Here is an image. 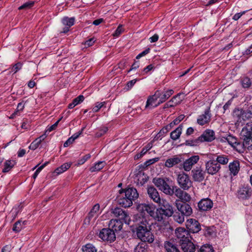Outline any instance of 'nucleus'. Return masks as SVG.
<instances>
[{
	"label": "nucleus",
	"mask_w": 252,
	"mask_h": 252,
	"mask_svg": "<svg viewBox=\"0 0 252 252\" xmlns=\"http://www.w3.org/2000/svg\"><path fill=\"white\" fill-rule=\"evenodd\" d=\"M183 129V126L180 125L170 133V137L173 140H176L180 137Z\"/></svg>",
	"instance_id": "obj_29"
},
{
	"label": "nucleus",
	"mask_w": 252,
	"mask_h": 252,
	"mask_svg": "<svg viewBox=\"0 0 252 252\" xmlns=\"http://www.w3.org/2000/svg\"><path fill=\"white\" fill-rule=\"evenodd\" d=\"M27 222L26 221L22 222L21 220L16 221L13 225L12 230L15 232H20L24 227V225L26 224Z\"/></svg>",
	"instance_id": "obj_35"
},
{
	"label": "nucleus",
	"mask_w": 252,
	"mask_h": 252,
	"mask_svg": "<svg viewBox=\"0 0 252 252\" xmlns=\"http://www.w3.org/2000/svg\"><path fill=\"white\" fill-rule=\"evenodd\" d=\"M158 158H154L150 159L149 160H147L145 163L144 164L146 166H148L158 161Z\"/></svg>",
	"instance_id": "obj_59"
},
{
	"label": "nucleus",
	"mask_w": 252,
	"mask_h": 252,
	"mask_svg": "<svg viewBox=\"0 0 252 252\" xmlns=\"http://www.w3.org/2000/svg\"><path fill=\"white\" fill-rule=\"evenodd\" d=\"M106 104V102L104 101V102H97L95 103V106L93 108V111L94 112H97L99 111V110L102 107H103V106H104Z\"/></svg>",
	"instance_id": "obj_44"
},
{
	"label": "nucleus",
	"mask_w": 252,
	"mask_h": 252,
	"mask_svg": "<svg viewBox=\"0 0 252 252\" xmlns=\"http://www.w3.org/2000/svg\"><path fill=\"white\" fill-rule=\"evenodd\" d=\"M199 160L198 156H192L186 159L183 164V168L186 171H190L192 166L196 164Z\"/></svg>",
	"instance_id": "obj_17"
},
{
	"label": "nucleus",
	"mask_w": 252,
	"mask_h": 252,
	"mask_svg": "<svg viewBox=\"0 0 252 252\" xmlns=\"http://www.w3.org/2000/svg\"><path fill=\"white\" fill-rule=\"evenodd\" d=\"M106 165V162L104 161H98L95 163L93 167L90 168V171L91 172L99 171L102 169Z\"/></svg>",
	"instance_id": "obj_31"
},
{
	"label": "nucleus",
	"mask_w": 252,
	"mask_h": 252,
	"mask_svg": "<svg viewBox=\"0 0 252 252\" xmlns=\"http://www.w3.org/2000/svg\"><path fill=\"white\" fill-rule=\"evenodd\" d=\"M123 222L122 220L117 219H112L109 223V228L113 230L114 232H117L120 231L123 225Z\"/></svg>",
	"instance_id": "obj_23"
},
{
	"label": "nucleus",
	"mask_w": 252,
	"mask_h": 252,
	"mask_svg": "<svg viewBox=\"0 0 252 252\" xmlns=\"http://www.w3.org/2000/svg\"><path fill=\"white\" fill-rule=\"evenodd\" d=\"M137 209L140 214L146 215V213H147V215L152 217L154 214L155 208L154 205L142 203L137 206Z\"/></svg>",
	"instance_id": "obj_13"
},
{
	"label": "nucleus",
	"mask_w": 252,
	"mask_h": 252,
	"mask_svg": "<svg viewBox=\"0 0 252 252\" xmlns=\"http://www.w3.org/2000/svg\"><path fill=\"white\" fill-rule=\"evenodd\" d=\"M158 91H157L155 93V94L153 95L152 96H150L147 100L146 104L145 106L146 108H148L149 106H152L153 108H154L155 107H153L156 104L154 105L155 102L157 101V99L158 98Z\"/></svg>",
	"instance_id": "obj_30"
},
{
	"label": "nucleus",
	"mask_w": 252,
	"mask_h": 252,
	"mask_svg": "<svg viewBox=\"0 0 252 252\" xmlns=\"http://www.w3.org/2000/svg\"><path fill=\"white\" fill-rule=\"evenodd\" d=\"M108 131V127H102L100 128L98 131L96 133V136L97 137H101L104 135Z\"/></svg>",
	"instance_id": "obj_55"
},
{
	"label": "nucleus",
	"mask_w": 252,
	"mask_h": 252,
	"mask_svg": "<svg viewBox=\"0 0 252 252\" xmlns=\"http://www.w3.org/2000/svg\"><path fill=\"white\" fill-rule=\"evenodd\" d=\"M139 196L135 188H128L126 189H120L117 197L118 203L123 207L126 208L132 206L133 201Z\"/></svg>",
	"instance_id": "obj_1"
},
{
	"label": "nucleus",
	"mask_w": 252,
	"mask_h": 252,
	"mask_svg": "<svg viewBox=\"0 0 252 252\" xmlns=\"http://www.w3.org/2000/svg\"><path fill=\"white\" fill-rule=\"evenodd\" d=\"M213 201L208 198L202 199L198 203L199 210L203 211L210 210L213 207Z\"/></svg>",
	"instance_id": "obj_19"
},
{
	"label": "nucleus",
	"mask_w": 252,
	"mask_h": 252,
	"mask_svg": "<svg viewBox=\"0 0 252 252\" xmlns=\"http://www.w3.org/2000/svg\"><path fill=\"white\" fill-rule=\"evenodd\" d=\"M140 65V63L139 61H135L131 65V68L128 71V72H129L130 71L132 70H135L137 69Z\"/></svg>",
	"instance_id": "obj_62"
},
{
	"label": "nucleus",
	"mask_w": 252,
	"mask_h": 252,
	"mask_svg": "<svg viewBox=\"0 0 252 252\" xmlns=\"http://www.w3.org/2000/svg\"><path fill=\"white\" fill-rule=\"evenodd\" d=\"M123 32V29L122 25H119L114 32L113 33V36L115 37H117L120 35Z\"/></svg>",
	"instance_id": "obj_52"
},
{
	"label": "nucleus",
	"mask_w": 252,
	"mask_h": 252,
	"mask_svg": "<svg viewBox=\"0 0 252 252\" xmlns=\"http://www.w3.org/2000/svg\"><path fill=\"white\" fill-rule=\"evenodd\" d=\"M151 230V228L136 227L135 232L137 237L142 241L151 243L154 241V236Z\"/></svg>",
	"instance_id": "obj_4"
},
{
	"label": "nucleus",
	"mask_w": 252,
	"mask_h": 252,
	"mask_svg": "<svg viewBox=\"0 0 252 252\" xmlns=\"http://www.w3.org/2000/svg\"><path fill=\"white\" fill-rule=\"evenodd\" d=\"M133 221L135 222L136 227L151 228L153 222L148 215H144L138 213L134 215Z\"/></svg>",
	"instance_id": "obj_7"
},
{
	"label": "nucleus",
	"mask_w": 252,
	"mask_h": 252,
	"mask_svg": "<svg viewBox=\"0 0 252 252\" xmlns=\"http://www.w3.org/2000/svg\"><path fill=\"white\" fill-rule=\"evenodd\" d=\"M186 216L182 214V213H176L174 215V220L179 223H183L184 220H185V217Z\"/></svg>",
	"instance_id": "obj_41"
},
{
	"label": "nucleus",
	"mask_w": 252,
	"mask_h": 252,
	"mask_svg": "<svg viewBox=\"0 0 252 252\" xmlns=\"http://www.w3.org/2000/svg\"><path fill=\"white\" fill-rule=\"evenodd\" d=\"M99 208L100 206L98 204H96L94 206L88 214V217L89 219H91L94 217V214L97 213V212L99 211Z\"/></svg>",
	"instance_id": "obj_40"
},
{
	"label": "nucleus",
	"mask_w": 252,
	"mask_h": 252,
	"mask_svg": "<svg viewBox=\"0 0 252 252\" xmlns=\"http://www.w3.org/2000/svg\"><path fill=\"white\" fill-rule=\"evenodd\" d=\"M177 182L180 188L185 190H188L192 185L189 175L184 172L178 174Z\"/></svg>",
	"instance_id": "obj_8"
},
{
	"label": "nucleus",
	"mask_w": 252,
	"mask_h": 252,
	"mask_svg": "<svg viewBox=\"0 0 252 252\" xmlns=\"http://www.w3.org/2000/svg\"><path fill=\"white\" fill-rule=\"evenodd\" d=\"M182 161V158L180 156H175L166 159L165 166L168 168H171L180 163Z\"/></svg>",
	"instance_id": "obj_24"
},
{
	"label": "nucleus",
	"mask_w": 252,
	"mask_h": 252,
	"mask_svg": "<svg viewBox=\"0 0 252 252\" xmlns=\"http://www.w3.org/2000/svg\"><path fill=\"white\" fill-rule=\"evenodd\" d=\"M200 252H214V250L211 246L205 245L200 248Z\"/></svg>",
	"instance_id": "obj_47"
},
{
	"label": "nucleus",
	"mask_w": 252,
	"mask_h": 252,
	"mask_svg": "<svg viewBox=\"0 0 252 252\" xmlns=\"http://www.w3.org/2000/svg\"><path fill=\"white\" fill-rule=\"evenodd\" d=\"M158 209H160L162 213L166 218L171 217L174 213V211H171L170 209H167V210H166L160 208H159Z\"/></svg>",
	"instance_id": "obj_51"
},
{
	"label": "nucleus",
	"mask_w": 252,
	"mask_h": 252,
	"mask_svg": "<svg viewBox=\"0 0 252 252\" xmlns=\"http://www.w3.org/2000/svg\"><path fill=\"white\" fill-rule=\"evenodd\" d=\"M233 116L236 121L239 123L248 120L252 118V105L247 110L236 109L233 112Z\"/></svg>",
	"instance_id": "obj_5"
},
{
	"label": "nucleus",
	"mask_w": 252,
	"mask_h": 252,
	"mask_svg": "<svg viewBox=\"0 0 252 252\" xmlns=\"http://www.w3.org/2000/svg\"><path fill=\"white\" fill-rule=\"evenodd\" d=\"M167 181H168V179L167 178L166 180L160 178H154L153 179V183L155 186L164 193L166 195L172 196L174 194L173 187L171 188L167 182Z\"/></svg>",
	"instance_id": "obj_6"
},
{
	"label": "nucleus",
	"mask_w": 252,
	"mask_h": 252,
	"mask_svg": "<svg viewBox=\"0 0 252 252\" xmlns=\"http://www.w3.org/2000/svg\"><path fill=\"white\" fill-rule=\"evenodd\" d=\"M175 234L184 252H195V246L190 240V234L188 230L179 227L176 229Z\"/></svg>",
	"instance_id": "obj_2"
},
{
	"label": "nucleus",
	"mask_w": 252,
	"mask_h": 252,
	"mask_svg": "<svg viewBox=\"0 0 252 252\" xmlns=\"http://www.w3.org/2000/svg\"><path fill=\"white\" fill-rule=\"evenodd\" d=\"M15 163L16 162L13 160H6L4 163V168L2 170V172H8L14 167Z\"/></svg>",
	"instance_id": "obj_33"
},
{
	"label": "nucleus",
	"mask_w": 252,
	"mask_h": 252,
	"mask_svg": "<svg viewBox=\"0 0 252 252\" xmlns=\"http://www.w3.org/2000/svg\"><path fill=\"white\" fill-rule=\"evenodd\" d=\"M240 82L242 87L244 89L250 88L252 84L251 79L248 77L242 78Z\"/></svg>",
	"instance_id": "obj_34"
},
{
	"label": "nucleus",
	"mask_w": 252,
	"mask_h": 252,
	"mask_svg": "<svg viewBox=\"0 0 252 252\" xmlns=\"http://www.w3.org/2000/svg\"><path fill=\"white\" fill-rule=\"evenodd\" d=\"M147 193L149 197L155 203H159L161 201L159 194L154 187H149L147 188Z\"/></svg>",
	"instance_id": "obj_18"
},
{
	"label": "nucleus",
	"mask_w": 252,
	"mask_h": 252,
	"mask_svg": "<svg viewBox=\"0 0 252 252\" xmlns=\"http://www.w3.org/2000/svg\"><path fill=\"white\" fill-rule=\"evenodd\" d=\"M99 237L104 241L112 243L115 240L116 235L111 228H103L99 232Z\"/></svg>",
	"instance_id": "obj_11"
},
{
	"label": "nucleus",
	"mask_w": 252,
	"mask_h": 252,
	"mask_svg": "<svg viewBox=\"0 0 252 252\" xmlns=\"http://www.w3.org/2000/svg\"><path fill=\"white\" fill-rule=\"evenodd\" d=\"M252 194V190L249 187H242L239 189L237 191V197L242 200H247L250 198Z\"/></svg>",
	"instance_id": "obj_15"
},
{
	"label": "nucleus",
	"mask_w": 252,
	"mask_h": 252,
	"mask_svg": "<svg viewBox=\"0 0 252 252\" xmlns=\"http://www.w3.org/2000/svg\"><path fill=\"white\" fill-rule=\"evenodd\" d=\"M173 92L172 90H168L162 94H159V92H158V97L159 99V102L153 107H157L160 104L165 102L173 94Z\"/></svg>",
	"instance_id": "obj_25"
},
{
	"label": "nucleus",
	"mask_w": 252,
	"mask_h": 252,
	"mask_svg": "<svg viewBox=\"0 0 252 252\" xmlns=\"http://www.w3.org/2000/svg\"><path fill=\"white\" fill-rule=\"evenodd\" d=\"M173 191L175 195L179 199L182 197L184 191L177 186H173Z\"/></svg>",
	"instance_id": "obj_42"
},
{
	"label": "nucleus",
	"mask_w": 252,
	"mask_h": 252,
	"mask_svg": "<svg viewBox=\"0 0 252 252\" xmlns=\"http://www.w3.org/2000/svg\"><path fill=\"white\" fill-rule=\"evenodd\" d=\"M71 165H72V162H71L64 163L61 166V167L62 168L63 171L64 172H65V171H66L68 169H69L70 168V167L71 166Z\"/></svg>",
	"instance_id": "obj_61"
},
{
	"label": "nucleus",
	"mask_w": 252,
	"mask_h": 252,
	"mask_svg": "<svg viewBox=\"0 0 252 252\" xmlns=\"http://www.w3.org/2000/svg\"><path fill=\"white\" fill-rule=\"evenodd\" d=\"M240 138L243 140V147L252 149V121H250L242 128L240 134Z\"/></svg>",
	"instance_id": "obj_3"
},
{
	"label": "nucleus",
	"mask_w": 252,
	"mask_h": 252,
	"mask_svg": "<svg viewBox=\"0 0 252 252\" xmlns=\"http://www.w3.org/2000/svg\"><path fill=\"white\" fill-rule=\"evenodd\" d=\"M150 51V49L149 48H148L146 49L145 50L142 51L141 53H139L136 57V59H139L141 57L146 55L148 53H149Z\"/></svg>",
	"instance_id": "obj_58"
},
{
	"label": "nucleus",
	"mask_w": 252,
	"mask_h": 252,
	"mask_svg": "<svg viewBox=\"0 0 252 252\" xmlns=\"http://www.w3.org/2000/svg\"><path fill=\"white\" fill-rule=\"evenodd\" d=\"M48 162H46L37 168L32 176V177L34 179H36L40 172L48 164Z\"/></svg>",
	"instance_id": "obj_45"
},
{
	"label": "nucleus",
	"mask_w": 252,
	"mask_h": 252,
	"mask_svg": "<svg viewBox=\"0 0 252 252\" xmlns=\"http://www.w3.org/2000/svg\"><path fill=\"white\" fill-rule=\"evenodd\" d=\"M169 127H170L168 126H167L166 127H163L157 134V135L155 137V139H156V140L158 139H161L162 137L164 135V134L168 131Z\"/></svg>",
	"instance_id": "obj_39"
},
{
	"label": "nucleus",
	"mask_w": 252,
	"mask_h": 252,
	"mask_svg": "<svg viewBox=\"0 0 252 252\" xmlns=\"http://www.w3.org/2000/svg\"><path fill=\"white\" fill-rule=\"evenodd\" d=\"M85 127H83L81 131L76 132L73 134L70 137L72 139L73 141L78 138L79 136L82 133L83 131L84 130Z\"/></svg>",
	"instance_id": "obj_64"
},
{
	"label": "nucleus",
	"mask_w": 252,
	"mask_h": 252,
	"mask_svg": "<svg viewBox=\"0 0 252 252\" xmlns=\"http://www.w3.org/2000/svg\"><path fill=\"white\" fill-rule=\"evenodd\" d=\"M146 245L144 244H139L134 249V252H144Z\"/></svg>",
	"instance_id": "obj_46"
},
{
	"label": "nucleus",
	"mask_w": 252,
	"mask_h": 252,
	"mask_svg": "<svg viewBox=\"0 0 252 252\" xmlns=\"http://www.w3.org/2000/svg\"><path fill=\"white\" fill-rule=\"evenodd\" d=\"M192 177L194 182H201L205 178V171L200 166H196L191 171Z\"/></svg>",
	"instance_id": "obj_14"
},
{
	"label": "nucleus",
	"mask_w": 252,
	"mask_h": 252,
	"mask_svg": "<svg viewBox=\"0 0 252 252\" xmlns=\"http://www.w3.org/2000/svg\"><path fill=\"white\" fill-rule=\"evenodd\" d=\"M181 200V202H189L191 199V197L190 195L187 192L184 191V193H183V195L182 197L180 198Z\"/></svg>",
	"instance_id": "obj_50"
},
{
	"label": "nucleus",
	"mask_w": 252,
	"mask_h": 252,
	"mask_svg": "<svg viewBox=\"0 0 252 252\" xmlns=\"http://www.w3.org/2000/svg\"><path fill=\"white\" fill-rule=\"evenodd\" d=\"M176 206L178 210L186 217L190 216L192 213V209L190 206L185 202L176 200Z\"/></svg>",
	"instance_id": "obj_12"
},
{
	"label": "nucleus",
	"mask_w": 252,
	"mask_h": 252,
	"mask_svg": "<svg viewBox=\"0 0 252 252\" xmlns=\"http://www.w3.org/2000/svg\"><path fill=\"white\" fill-rule=\"evenodd\" d=\"M84 100V96L83 95H80L75 98H74L72 102L75 105V106L81 103Z\"/></svg>",
	"instance_id": "obj_54"
},
{
	"label": "nucleus",
	"mask_w": 252,
	"mask_h": 252,
	"mask_svg": "<svg viewBox=\"0 0 252 252\" xmlns=\"http://www.w3.org/2000/svg\"><path fill=\"white\" fill-rule=\"evenodd\" d=\"M247 11H244L240 13H236L233 16L232 19L235 20H238L243 15L245 14Z\"/></svg>",
	"instance_id": "obj_60"
},
{
	"label": "nucleus",
	"mask_w": 252,
	"mask_h": 252,
	"mask_svg": "<svg viewBox=\"0 0 252 252\" xmlns=\"http://www.w3.org/2000/svg\"><path fill=\"white\" fill-rule=\"evenodd\" d=\"M229 169L231 174L236 175L240 170V163L238 160H235L229 163Z\"/></svg>",
	"instance_id": "obj_26"
},
{
	"label": "nucleus",
	"mask_w": 252,
	"mask_h": 252,
	"mask_svg": "<svg viewBox=\"0 0 252 252\" xmlns=\"http://www.w3.org/2000/svg\"><path fill=\"white\" fill-rule=\"evenodd\" d=\"M152 147V144L149 143L144 148H143L141 152L139 157L143 156L146 152L150 150Z\"/></svg>",
	"instance_id": "obj_56"
},
{
	"label": "nucleus",
	"mask_w": 252,
	"mask_h": 252,
	"mask_svg": "<svg viewBox=\"0 0 252 252\" xmlns=\"http://www.w3.org/2000/svg\"><path fill=\"white\" fill-rule=\"evenodd\" d=\"M137 81V79H133L130 80L127 82L126 87H127V90L130 89L135 84Z\"/></svg>",
	"instance_id": "obj_63"
},
{
	"label": "nucleus",
	"mask_w": 252,
	"mask_h": 252,
	"mask_svg": "<svg viewBox=\"0 0 252 252\" xmlns=\"http://www.w3.org/2000/svg\"><path fill=\"white\" fill-rule=\"evenodd\" d=\"M41 142L38 141L36 138L32 142L29 146V148L32 150H35L38 147Z\"/></svg>",
	"instance_id": "obj_49"
},
{
	"label": "nucleus",
	"mask_w": 252,
	"mask_h": 252,
	"mask_svg": "<svg viewBox=\"0 0 252 252\" xmlns=\"http://www.w3.org/2000/svg\"><path fill=\"white\" fill-rule=\"evenodd\" d=\"M215 160L220 165H226L229 161L228 156L225 155H218L216 156Z\"/></svg>",
	"instance_id": "obj_28"
},
{
	"label": "nucleus",
	"mask_w": 252,
	"mask_h": 252,
	"mask_svg": "<svg viewBox=\"0 0 252 252\" xmlns=\"http://www.w3.org/2000/svg\"><path fill=\"white\" fill-rule=\"evenodd\" d=\"M62 22L64 26L71 27L75 23V18L74 17L69 18L68 17H63L62 20Z\"/></svg>",
	"instance_id": "obj_36"
},
{
	"label": "nucleus",
	"mask_w": 252,
	"mask_h": 252,
	"mask_svg": "<svg viewBox=\"0 0 252 252\" xmlns=\"http://www.w3.org/2000/svg\"><path fill=\"white\" fill-rule=\"evenodd\" d=\"M152 217L158 221H162L166 219L158 208L157 209L156 211H154V214L153 215Z\"/></svg>",
	"instance_id": "obj_32"
},
{
	"label": "nucleus",
	"mask_w": 252,
	"mask_h": 252,
	"mask_svg": "<svg viewBox=\"0 0 252 252\" xmlns=\"http://www.w3.org/2000/svg\"><path fill=\"white\" fill-rule=\"evenodd\" d=\"M112 213L114 217L118 218V220H122L126 224H130L131 219L127 211L123 210L121 208L116 207L112 210Z\"/></svg>",
	"instance_id": "obj_9"
},
{
	"label": "nucleus",
	"mask_w": 252,
	"mask_h": 252,
	"mask_svg": "<svg viewBox=\"0 0 252 252\" xmlns=\"http://www.w3.org/2000/svg\"><path fill=\"white\" fill-rule=\"evenodd\" d=\"M185 118L184 115H180L176 118L170 124L169 127H171L174 125H178Z\"/></svg>",
	"instance_id": "obj_48"
},
{
	"label": "nucleus",
	"mask_w": 252,
	"mask_h": 252,
	"mask_svg": "<svg viewBox=\"0 0 252 252\" xmlns=\"http://www.w3.org/2000/svg\"><path fill=\"white\" fill-rule=\"evenodd\" d=\"M34 3V1H29L26 2L25 3H24L23 5L20 6L18 9L19 10L29 9L33 6Z\"/></svg>",
	"instance_id": "obj_43"
},
{
	"label": "nucleus",
	"mask_w": 252,
	"mask_h": 252,
	"mask_svg": "<svg viewBox=\"0 0 252 252\" xmlns=\"http://www.w3.org/2000/svg\"><path fill=\"white\" fill-rule=\"evenodd\" d=\"M164 248L166 252H180L177 245L173 242L166 241L164 243Z\"/></svg>",
	"instance_id": "obj_27"
},
{
	"label": "nucleus",
	"mask_w": 252,
	"mask_h": 252,
	"mask_svg": "<svg viewBox=\"0 0 252 252\" xmlns=\"http://www.w3.org/2000/svg\"><path fill=\"white\" fill-rule=\"evenodd\" d=\"M83 252H96L97 249L92 244L88 243L83 246L82 248Z\"/></svg>",
	"instance_id": "obj_38"
},
{
	"label": "nucleus",
	"mask_w": 252,
	"mask_h": 252,
	"mask_svg": "<svg viewBox=\"0 0 252 252\" xmlns=\"http://www.w3.org/2000/svg\"><path fill=\"white\" fill-rule=\"evenodd\" d=\"M186 226L189 231L193 233H197L201 230L199 223L197 220L193 219H190L187 220Z\"/></svg>",
	"instance_id": "obj_16"
},
{
	"label": "nucleus",
	"mask_w": 252,
	"mask_h": 252,
	"mask_svg": "<svg viewBox=\"0 0 252 252\" xmlns=\"http://www.w3.org/2000/svg\"><path fill=\"white\" fill-rule=\"evenodd\" d=\"M158 204H159L160 208H162L164 210H167V209H170L171 211H174L172 206L165 200H161L160 202L158 203Z\"/></svg>",
	"instance_id": "obj_37"
},
{
	"label": "nucleus",
	"mask_w": 252,
	"mask_h": 252,
	"mask_svg": "<svg viewBox=\"0 0 252 252\" xmlns=\"http://www.w3.org/2000/svg\"><path fill=\"white\" fill-rule=\"evenodd\" d=\"M91 158L90 154H87L83 156L80 159L78 160L77 165H80L84 164L88 159Z\"/></svg>",
	"instance_id": "obj_53"
},
{
	"label": "nucleus",
	"mask_w": 252,
	"mask_h": 252,
	"mask_svg": "<svg viewBox=\"0 0 252 252\" xmlns=\"http://www.w3.org/2000/svg\"><path fill=\"white\" fill-rule=\"evenodd\" d=\"M21 68L22 63H17L13 66L12 68H11V71H13L14 73H16L20 70Z\"/></svg>",
	"instance_id": "obj_57"
},
{
	"label": "nucleus",
	"mask_w": 252,
	"mask_h": 252,
	"mask_svg": "<svg viewBox=\"0 0 252 252\" xmlns=\"http://www.w3.org/2000/svg\"><path fill=\"white\" fill-rule=\"evenodd\" d=\"M215 139V132L213 130L207 129L198 137L197 140L200 142H211Z\"/></svg>",
	"instance_id": "obj_22"
},
{
	"label": "nucleus",
	"mask_w": 252,
	"mask_h": 252,
	"mask_svg": "<svg viewBox=\"0 0 252 252\" xmlns=\"http://www.w3.org/2000/svg\"><path fill=\"white\" fill-rule=\"evenodd\" d=\"M205 171L210 175H214L218 173L221 166L218 162H216L215 158L209 160L205 162Z\"/></svg>",
	"instance_id": "obj_10"
},
{
	"label": "nucleus",
	"mask_w": 252,
	"mask_h": 252,
	"mask_svg": "<svg viewBox=\"0 0 252 252\" xmlns=\"http://www.w3.org/2000/svg\"><path fill=\"white\" fill-rule=\"evenodd\" d=\"M220 141L223 142H227L230 145L234 148H237L238 146L243 147L242 144L237 142V139L234 136L231 135L226 134L225 136L221 138Z\"/></svg>",
	"instance_id": "obj_20"
},
{
	"label": "nucleus",
	"mask_w": 252,
	"mask_h": 252,
	"mask_svg": "<svg viewBox=\"0 0 252 252\" xmlns=\"http://www.w3.org/2000/svg\"><path fill=\"white\" fill-rule=\"evenodd\" d=\"M211 114L210 113V108L207 109L204 111L203 114L200 115L198 116L197 123L200 126H203L208 123L211 120Z\"/></svg>",
	"instance_id": "obj_21"
}]
</instances>
